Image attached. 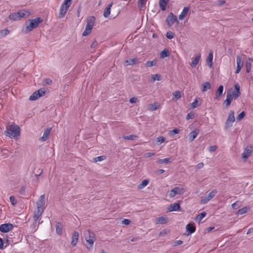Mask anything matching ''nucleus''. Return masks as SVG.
I'll use <instances>...</instances> for the list:
<instances>
[{"label":"nucleus","mask_w":253,"mask_h":253,"mask_svg":"<svg viewBox=\"0 0 253 253\" xmlns=\"http://www.w3.org/2000/svg\"><path fill=\"white\" fill-rule=\"evenodd\" d=\"M211 88V84L209 82H206L204 83L201 87V91L202 92H205L208 89H210Z\"/></svg>","instance_id":"a878e982"},{"label":"nucleus","mask_w":253,"mask_h":253,"mask_svg":"<svg viewBox=\"0 0 253 253\" xmlns=\"http://www.w3.org/2000/svg\"><path fill=\"white\" fill-rule=\"evenodd\" d=\"M206 213L205 212H203L200 214H198L196 217V220H198L199 222L203 219V218L206 216Z\"/></svg>","instance_id":"79ce46f5"},{"label":"nucleus","mask_w":253,"mask_h":253,"mask_svg":"<svg viewBox=\"0 0 253 253\" xmlns=\"http://www.w3.org/2000/svg\"><path fill=\"white\" fill-rule=\"evenodd\" d=\"M201 59V54L199 53L197 56L193 59L192 62L190 63L192 67H195L199 63Z\"/></svg>","instance_id":"6ab92c4d"},{"label":"nucleus","mask_w":253,"mask_h":253,"mask_svg":"<svg viewBox=\"0 0 253 253\" xmlns=\"http://www.w3.org/2000/svg\"><path fill=\"white\" fill-rule=\"evenodd\" d=\"M112 5V3H111L106 6L104 11L103 16H108L110 14Z\"/></svg>","instance_id":"cd10ccee"},{"label":"nucleus","mask_w":253,"mask_h":253,"mask_svg":"<svg viewBox=\"0 0 253 253\" xmlns=\"http://www.w3.org/2000/svg\"><path fill=\"white\" fill-rule=\"evenodd\" d=\"M149 180L148 179L143 180L141 183H140L138 185V188L140 189H143L145 187H146L148 184L149 183Z\"/></svg>","instance_id":"473e14b6"},{"label":"nucleus","mask_w":253,"mask_h":253,"mask_svg":"<svg viewBox=\"0 0 253 253\" xmlns=\"http://www.w3.org/2000/svg\"><path fill=\"white\" fill-rule=\"evenodd\" d=\"M5 132L9 138L18 139L20 134V128L18 125L12 124L7 126Z\"/></svg>","instance_id":"f03ea898"},{"label":"nucleus","mask_w":253,"mask_h":253,"mask_svg":"<svg viewBox=\"0 0 253 253\" xmlns=\"http://www.w3.org/2000/svg\"><path fill=\"white\" fill-rule=\"evenodd\" d=\"M136 61L135 58H131L125 60V63L126 65H131L135 64Z\"/></svg>","instance_id":"e433bc0d"},{"label":"nucleus","mask_w":253,"mask_h":253,"mask_svg":"<svg viewBox=\"0 0 253 253\" xmlns=\"http://www.w3.org/2000/svg\"><path fill=\"white\" fill-rule=\"evenodd\" d=\"M9 30H8L7 29L0 30V39L7 35L8 34H9Z\"/></svg>","instance_id":"f704fd0d"},{"label":"nucleus","mask_w":253,"mask_h":253,"mask_svg":"<svg viewBox=\"0 0 253 253\" xmlns=\"http://www.w3.org/2000/svg\"><path fill=\"white\" fill-rule=\"evenodd\" d=\"M223 91V86L222 85H220L216 92V98H218L220 96H221Z\"/></svg>","instance_id":"bb28decb"},{"label":"nucleus","mask_w":253,"mask_h":253,"mask_svg":"<svg viewBox=\"0 0 253 253\" xmlns=\"http://www.w3.org/2000/svg\"><path fill=\"white\" fill-rule=\"evenodd\" d=\"M156 140L157 142V145H160L165 141L166 138L163 136H159L156 138Z\"/></svg>","instance_id":"4c0bfd02"},{"label":"nucleus","mask_w":253,"mask_h":253,"mask_svg":"<svg viewBox=\"0 0 253 253\" xmlns=\"http://www.w3.org/2000/svg\"><path fill=\"white\" fill-rule=\"evenodd\" d=\"M86 25L83 33V36H86L90 33L92 27L95 23V17H87L86 18Z\"/></svg>","instance_id":"20e7f679"},{"label":"nucleus","mask_w":253,"mask_h":253,"mask_svg":"<svg viewBox=\"0 0 253 253\" xmlns=\"http://www.w3.org/2000/svg\"><path fill=\"white\" fill-rule=\"evenodd\" d=\"M43 211V210H41V209H37V211L34 216V219L36 222L38 220V219H39L40 216L42 215Z\"/></svg>","instance_id":"393cba45"},{"label":"nucleus","mask_w":253,"mask_h":253,"mask_svg":"<svg viewBox=\"0 0 253 253\" xmlns=\"http://www.w3.org/2000/svg\"><path fill=\"white\" fill-rule=\"evenodd\" d=\"M166 37L169 39H171L174 37V34L171 31H169L166 34Z\"/></svg>","instance_id":"3c124183"},{"label":"nucleus","mask_w":253,"mask_h":253,"mask_svg":"<svg viewBox=\"0 0 253 253\" xmlns=\"http://www.w3.org/2000/svg\"><path fill=\"white\" fill-rule=\"evenodd\" d=\"M252 153V151L250 149L246 148L242 154V158L244 159H247Z\"/></svg>","instance_id":"c756f323"},{"label":"nucleus","mask_w":253,"mask_h":253,"mask_svg":"<svg viewBox=\"0 0 253 253\" xmlns=\"http://www.w3.org/2000/svg\"><path fill=\"white\" fill-rule=\"evenodd\" d=\"M204 163L201 162V163H199L198 164H197L196 166V168L197 169H202L203 167H204Z\"/></svg>","instance_id":"680f3d73"},{"label":"nucleus","mask_w":253,"mask_h":253,"mask_svg":"<svg viewBox=\"0 0 253 253\" xmlns=\"http://www.w3.org/2000/svg\"><path fill=\"white\" fill-rule=\"evenodd\" d=\"M167 233H168V231H167V230H166V229H164V230H162V231L160 232V234H159V235H160V236H163L164 235L167 234Z\"/></svg>","instance_id":"69168bd1"},{"label":"nucleus","mask_w":253,"mask_h":253,"mask_svg":"<svg viewBox=\"0 0 253 253\" xmlns=\"http://www.w3.org/2000/svg\"><path fill=\"white\" fill-rule=\"evenodd\" d=\"M79 237V233L77 231H74L72 236L71 244L73 247L76 246Z\"/></svg>","instance_id":"4468645a"},{"label":"nucleus","mask_w":253,"mask_h":253,"mask_svg":"<svg viewBox=\"0 0 253 253\" xmlns=\"http://www.w3.org/2000/svg\"><path fill=\"white\" fill-rule=\"evenodd\" d=\"M187 231L189 232V234H192L195 231V227L192 224H188L186 226Z\"/></svg>","instance_id":"b1692460"},{"label":"nucleus","mask_w":253,"mask_h":253,"mask_svg":"<svg viewBox=\"0 0 253 253\" xmlns=\"http://www.w3.org/2000/svg\"><path fill=\"white\" fill-rule=\"evenodd\" d=\"M168 210L169 211H180V206L178 203H174L170 205Z\"/></svg>","instance_id":"f3484780"},{"label":"nucleus","mask_w":253,"mask_h":253,"mask_svg":"<svg viewBox=\"0 0 253 253\" xmlns=\"http://www.w3.org/2000/svg\"><path fill=\"white\" fill-rule=\"evenodd\" d=\"M137 137V135H129L127 136H124L123 138L127 140H133Z\"/></svg>","instance_id":"a18cd8bd"},{"label":"nucleus","mask_w":253,"mask_h":253,"mask_svg":"<svg viewBox=\"0 0 253 253\" xmlns=\"http://www.w3.org/2000/svg\"><path fill=\"white\" fill-rule=\"evenodd\" d=\"M169 50L167 49H164L163 50H162L160 54V58H164L165 57H167L169 56Z\"/></svg>","instance_id":"2f4dec72"},{"label":"nucleus","mask_w":253,"mask_h":253,"mask_svg":"<svg viewBox=\"0 0 253 253\" xmlns=\"http://www.w3.org/2000/svg\"><path fill=\"white\" fill-rule=\"evenodd\" d=\"M156 64V61L155 60L148 61L146 63V66L147 67H149L153 66L155 65Z\"/></svg>","instance_id":"c03bdc74"},{"label":"nucleus","mask_w":253,"mask_h":253,"mask_svg":"<svg viewBox=\"0 0 253 253\" xmlns=\"http://www.w3.org/2000/svg\"><path fill=\"white\" fill-rule=\"evenodd\" d=\"M157 109L156 103H154L150 105V110L151 111H154Z\"/></svg>","instance_id":"4d7b16f0"},{"label":"nucleus","mask_w":253,"mask_h":253,"mask_svg":"<svg viewBox=\"0 0 253 253\" xmlns=\"http://www.w3.org/2000/svg\"><path fill=\"white\" fill-rule=\"evenodd\" d=\"M237 68L235 71V74H238L243 66V61L240 56H237L236 58Z\"/></svg>","instance_id":"f8f14e48"},{"label":"nucleus","mask_w":253,"mask_h":253,"mask_svg":"<svg viewBox=\"0 0 253 253\" xmlns=\"http://www.w3.org/2000/svg\"><path fill=\"white\" fill-rule=\"evenodd\" d=\"M146 2V0H138L137 2L138 7L141 8L145 4Z\"/></svg>","instance_id":"37998d69"},{"label":"nucleus","mask_w":253,"mask_h":253,"mask_svg":"<svg viewBox=\"0 0 253 253\" xmlns=\"http://www.w3.org/2000/svg\"><path fill=\"white\" fill-rule=\"evenodd\" d=\"M217 149V147L216 145H213V146H210L209 148V151L210 152H214L215 151H216Z\"/></svg>","instance_id":"5fc2aeb1"},{"label":"nucleus","mask_w":253,"mask_h":253,"mask_svg":"<svg viewBox=\"0 0 253 253\" xmlns=\"http://www.w3.org/2000/svg\"><path fill=\"white\" fill-rule=\"evenodd\" d=\"M44 204H45L44 195H42L40 197L37 203V209H41V210H43Z\"/></svg>","instance_id":"9b49d317"},{"label":"nucleus","mask_w":253,"mask_h":253,"mask_svg":"<svg viewBox=\"0 0 253 253\" xmlns=\"http://www.w3.org/2000/svg\"><path fill=\"white\" fill-rule=\"evenodd\" d=\"M40 97V94L37 91L34 92L29 97L30 100H35Z\"/></svg>","instance_id":"c85d7f7f"},{"label":"nucleus","mask_w":253,"mask_h":253,"mask_svg":"<svg viewBox=\"0 0 253 253\" xmlns=\"http://www.w3.org/2000/svg\"><path fill=\"white\" fill-rule=\"evenodd\" d=\"M9 200H10V202L12 206H14L16 204L17 201L14 196L10 197Z\"/></svg>","instance_id":"09e8293b"},{"label":"nucleus","mask_w":253,"mask_h":253,"mask_svg":"<svg viewBox=\"0 0 253 253\" xmlns=\"http://www.w3.org/2000/svg\"><path fill=\"white\" fill-rule=\"evenodd\" d=\"M198 133H199V132L197 130H194L192 131L189 134V135H188L189 140L191 142L193 141L196 138Z\"/></svg>","instance_id":"aec40b11"},{"label":"nucleus","mask_w":253,"mask_h":253,"mask_svg":"<svg viewBox=\"0 0 253 253\" xmlns=\"http://www.w3.org/2000/svg\"><path fill=\"white\" fill-rule=\"evenodd\" d=\"M43 84H50L52 83V80L49 78H46L43 81Z\"/></svg>","instance_id":"864d4df0"},{"label":"nucleus","mask_w":253,"mask_h":253,"mask_svg":"<svg viewBox=\"0 0 253 253\" xmlns=\"http://www.w3.org/2000/svg\"><path fill=\"white\" fill-rule=\"evenodd\" d=\"M56 232L58 235L62 233V226L60 222H57L56 224Z\"/></svg>","instance_id":"7c9ffc66"},{"label":"nucleus","mask_w":253,"mask_h":253,"mask_svg":"<svg viewBox=\"0 0 253 253\" xmlns=\"http://www.w3.org/2000/svg\"><path fill=\"white\" fill-rule=\"evenodd\" d=\"M171 162V158H165V159H159L158 161V163L159 164H167V163H170Z\"/></svg>","instance_id":"c9c22d12"},{"label":"nucleus","mask_w":253,"mask_h":253,"mask_svg":"<svg viewBox=\"0 0 253 253\" xmlns=\"http://www.w3.org/2000/svg\"><path fill=\"white\" fill-rule=\"evenodd\" d=\"M197 100L196 99L191 104V107L194 109V108H196L198 105H197Z\"/></svg>","instance_id":"bf43d9fd"},{"label":"nucleus","mask_w":253,"mask_h":253,"mask_svg":"<svg viewBox=\"0 0 253 253\" xmlns=\"http://www.w3.org/2000/svg\"><path fill=\"white\" fill-rule=\"evenodd\" d=\"M13 227V225L11 223H5L0 225V231L3 233L8 232Z\"/></svg>","instance_id":"9d476101"},{"label":"nucleus","mask_w":253,"mask_h":253,"mask_svg":"<svg viewBox=\"0 0 253 253\" xmlns=\"http://www.w3.org/2000/svg\"><path fill=\"white\" fill-rule=\"evenodd\" d=\"M235 121L234 112L230 111L228 119L225 123V127L226 129L232 126V123Z\"/></svg>","instance_id":"6e6552de"},{"label":"nucleus","mask_w":253,"mask_h":253,"mask_svg":"<svg viewBox=\"0 0 253 253\" xmlns=\"http://www.w3.org/2000/svg\"><path fill=\"white\" fill-rule=\"evenodd\" d=\"M252 67V60L251 59L248 60L246 62V68L248 73H249L251 70Z\"/></svg>","instance_id":"72a5a7b5"},{"label":"nucleus","mask_w":253,"mask_h":253,"mask_svg":"<svg viewBox=\"0 0 253 253\" xmlns=\"http://www.w3.org/2000/svg\"><path fill=\"white\" fill-rule=\"evenodd\" d=\"M245 116V113L243 111L240 113L236 117V120L237 121H240Z\"/></svg>","instance_id":"49530a36"},{"label":"nucleus","mask_w":253,"mask_h":253,"mask_svg":"<svg viewBox=\"0 0 253 253\" xmlns=\"http://www.w3.org/2000/svg\"><path fill=\"white\" fill-rule=\"evenodd\" d=\"M155 155V153H146L144 154L143 157L145 158H148L149 157H151Z\"/></svg>","instance_id":"6e6d98bb"},{"label":"nucleus","mask_w":253,"mask_h":253,"mask_svg":"<svg viewBox=\"0 0 253 253\" xmlns=\"http://www.w3.org/2000/svg\"><path fill=\"white\" fill-rule=\"evenodd\" d=\"M212 60H213V52L211 50L209 52V55L207 58L206 62L208 66L211 68L212 67Z\"/></svg>","instance_id":"a211bd4d"},{"label":"nucleus","mask_w":253,"mask_h":253,"mask_svg":"<svg viewBox=\"0 0 253 253\" xmlns=\"http://www.w3.org/2000/svg\"><path fill=\"white\" fill-rule=\"evenodd\" d=\"M233 97L232 96V94L230 93L227 92L226 95V98L224 101V103H226L227 106H229L233 99Z\"/></svg>","instance_id":"4be33fe9"},{"label":"nucleus","mask_w":253,"mask_h":253,"mask_svg":"<svg viewBox=\"0 0 253 253\" xmlns=\"http://www.w3.org/2000/svg\"><path fill=\"white\" fill-rule=\"evenodd\" d=\"M184 17H178V19H177V17H168L167 22L169 26L170 27L176 22L179 23V21L184 19Z\"/></svg>","instance_id":"1a4fd4ad"},{"label":"nucleus","mask_w":253,"mask_h":253,"mask_svg":"<svg viewBox=\"0 0 253 253\" xmlns=\"http://www.w3.org/2000/svg\"><path fill=\"white\" fill-rule=\"evenodd\" d=\"M182 241H181V240H176V241H174L173 243H172V246L173 247H176V246H179V245H180L181 244H182Z\"/></svg>","instance_id":"603ef678"},{"label":"nucleus","mask_w":253,"mask_h":253,"mask_svg":"<svg viewBox=\"0 0 253 253\" xmlns=\"http://www.w3.org/2000/svg\"><path fill=\"white\" fill-rule=\"evenodd\" d=\"M31 14V12L29 10L26 9H22L17 12V13H15V15L13 14L10 15L9 16H30Z\"/></svg>","instance_id":"dca6fc26"},{"label":"nucleus","mask_w":253,"mask_h":253,"mask_svg":"<svg viewBox=\"0 0 253 253\" xmlns=\"http://www.w3.org/2000/svg\"><path fill=\"white\" fill-rule=\"evenodd\" d=\"M169 0H159V6L160 8L162 10H165L166 8V6Z\"/></svg>","instance_id":"5701e85b"},{"label":"nucleus","mask_w":253,"mask_h":253,"mask_svg":"<svg viewBox=\"0 0 253 253\" xmlns=\"http://www.w3.org/2000/svg\"><path fill=\"white\" fill-rule=\"evenodd\" d=\"M51 130V128H46L44 131L42 136L41 138H40L39 140L41 142H44L47 140L50 134Z\"/></svg>","instance_id":"ddd939ff"},{"label":"nucleus","mask_w":253,"mask_h":253,"mask_svg":"<svg viewBox=\"0 0 253 253\" xmlns=\"http://www.w3.org/2000/svg\"><path fill=\"white\" fill-rule=\"evenodd\" d=\"M217 193L216 189L212 190L210 193L206 194L205 196L201 197L200 203L202 204H206L210 201Z\"/></svg>","instance_id":"423d86ee"},{"label":"nucleus","mask_w":253,"mask_h":253,"mask_svg":"<svg viewBox=\"0 0 253 253\" xmlns=\"http://www.w3.org/2000/svg\"><path fill=\"white\" fill-rule=\"evenodd\" d=\"M185 192L184 189L182 187L177 186L174 187L170 191H168L167 193L169 198L174 197L176 195H182Z\"/></svg>","instance_id":"39448f33"},{"label":"nucleus","mask_w":253,"mask_h":253,"mask_svg":"<svg viewBox=\"0 0 253 253\" xmlns=\"http://www.w3.org/2000/svg\"><path fill=\"white\" fill-rule=\"evenodd\" d=\"M97 45V42L96 41H94L92 44H91L90 46L92 48H95Z\"/></svg>","instance_id":"774afa93"},{"label":"nucleus","mask_w":253,"mask_h":253,"mask_svg":"<svg viewBox=\"0 0 253 253\" xmlns=\"http://www.w3.org/2000/svg\"><path fill=\"white\" fill-rule=\"evenodd\" d=\"M21 17H8L9 20L12 21H16L20 20Z\"/></svg>","instance_id":"e2e57ef3"},{"label":"nucleus","mask_w":253,"mask_h":253,"mask_svg":"<svg viewBox=\"0 0 253 253\" xmlns=\"http://www.w3.org/2000/svg\"><path fill=\"white\" fill-rule=\"evenodd\" d=\"M167 222V218L164 216L157 217L155 220L156 224H165Z\"/></svg>","instance_id":"412c9836"},{"label":"nucleus","mask_w":253,"mask_h":253,"mask_svg":"<svg viewBox=\"0 0 253 253\" xmlns=\"http://www.w3.org/2000/svg\"><path fill=\"white\" fill-rule=\"evenodd\" d=\"M247 211V208L246 207H244L240 210H239L237 211V213L238 214H243L244 213H245Z\"/></svg>","instance_id":"de8ad7c7"},{"label":"nucleus","mask_w":253,"mask_h":253,"mask_svg":"<svg viewBox=\"0 0 253 253\" xmlns=\"http://www.w3.org/2000/svg\"><path fill=\"white\" fill-rule=\"evenodd\" d=\"M138 101V98L136 97H133L129 99V102L131 103H135Z\"/></svg>","instance_id":"13d9d810"},{"label":"nucleus","mask_w":253,"mask_h":253,"mask_svg":"<svg viewBox=\"0 0 253 253\" xmlns=\"http://www.w3.org/2000/svg\"><path fill=\"white\" fill-rule=\"evenodd\" d=\"M161 80L160 75L158 74L153 75L151 77V82H154L156 81H160Z\"/></svg>","instance_id":"a19ab883"},{"label":"nucleus","mask_w":253,"mask_h":253,"mask_svg":"<svg viewBox=\"0 0 253 253\" xmlns=\"http://www.w3.org/2000/svg\"><path fill=\"white\" fill-rule=\"evenodd\" d=\"M172 95L176 99H178L181 97V92L179 90H176L173 92Z\"/></svg>","instance_id":"ea45409f"},{"label":"nucleus","mask_w":253,"mask_h":253,"mask_svg":"<svg viewBox=\"0 0 253 253\" xmlns=\"http://www.w3.org/2000/svg\"><path fill=\"white\" fill-rule=\"evenodd\" d=\"M189 10V7H185L179 16H186L188 14Z\"/></svg>","instance_id":"58836bf2"},{"label":"nucleus","mask_w":253,"mask_h":253,"mask_svg":"<svg viewBox=\"0 0 253 253\" xmlns=\"http://www.w3.org/2000/svg\"><path fill=\"white\" fill-rule=\"evenodd\" d=\"M71 1L72 0H65L62 3L60 9V12L61 15L65 14L71 4Z\"/></svg>","instance_id":"0eeeda50"},{"label":"nucleus","mask_w":253,"mask_h":253,"mask_svg":"<svg viewBox=\"0 0 253 253\" xmlns=\"http://www.w3.org/2000/svg\"><path fill=\"white\" fill-rule=\"evenodd\" d=\"M84 237L87 243L86 245V248L88 250L92 249L96 239L95 234L90 230H87L84 233Z\"/></svg>","instance_id":"7ed1b4c3"},{"label":"nucleus","mask_w":253,"mask_h":253,"mask_svg":"<svg viewBox=\"0 0 253 253\" xmlns=\"http://www.w3.org/2000/svg\"><path fill=\"white\" fill-rule=\"evenodd\" d=\"M130 223V220L127 219H124L122 221V223L125 225H128Z\"/></svg>","instance_id":"052dcab7"},{"label":"nucleus","mask_w":253,"mask_h":253,"mask_svg":"<svg viewBox=\"0 0 253 253\" xmlns=\"http://www.w3.org/2000/svg\"><path fill=\"white\" fill-rule=\"evenodd\" d=\"M37 91L39 92V94H40V97L44 95L45 93V91L42 89H39L38 90H37Z\"/></svg>","instance_id":"338daca9"},{"label":"nucleus","mask_w":253,"mask_h":253,"mask_svg":"<svg viewBox=\"0 0 253 253\" xmlns=\"http://www.w3.org/2000/svg\"><path fill=\"white\" fill-rule=\"evenodd\" d=\"M240 94V86L238 84H234V91L233 92L232 96L234 99H236L239 96Z\"/></svg>","instance_id":"2eb2a0df"},{"label":"nucleus","mask_w":253,"mask_h":253,"mask_svg":"<svg viewBox=\"0 0 253 253\" xmlns=\"http://www.w3.org/2000/svg\"><path fill=\"white\" fill-rule=\"evenodd\" d=\"M105 159V157L104 156H100L95 158L94 160L95 162H101L104 160Z\"/></svg>","instance_id":"8fccbe9b"},{"label":"nucleus","mask_w":253,"mask_h":253,"mask_svg":"<svg viewBox=\"0 0 253 253\" xmlns=\"http://www.w3.org/2000/svg\"><path fill=\"white\" fill-rule=\"evenodd\" d=\"M43 20L40 17H37L35 19L27 20L24 26L22 28V32L24 34H27L37 28Z\"/></svg>","instance_id":"f257e3e1"},{"label":"nucleus","mask_w":253,"mask_h":253,"mask_svg":"<svg viewBox=\"0 0 253 253\" xmlns=\"http://www.w3.org/2000/svg\"><path fill=\"white\" fill-rule=\"evenodd\" d=\"M225 1L224 0H218L216 2V4L218 5H221L223 4L224 3H225Z\"/></svg>","instance_id":"0e129e2a"}]
</instances>
